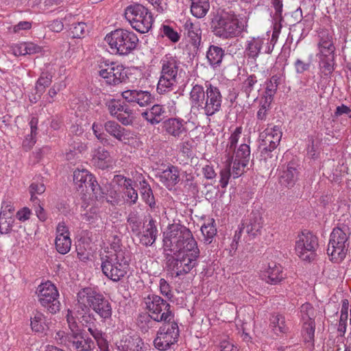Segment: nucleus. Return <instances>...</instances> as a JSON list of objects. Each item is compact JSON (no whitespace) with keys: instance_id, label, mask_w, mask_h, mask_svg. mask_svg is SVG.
I'll return each mask as SVG.
<instances>
[{"instance_id":"nucleus-1","label":"nucleus","mask_w":351,"mask_h":351,"mask_svg":"<svg viewBox=\"0 0 351 351\" xmlns=\"http://www.w3.org/2000/svg\"><path fill=\"white\" fill-rule=\"evenodd\" d=\"M210 28L216 36L227 39L238 36L243 31V25L234 11L228 8L213 13Z\"/></svg>"},{"instance_id":"nucleus-2","label":"nucleus","mask_w":351,"mask_h":351,"mask_svg":"<svg viewBox=\"0 0 351 351\" xmlns=\"http://www.w3.org/2000/svg\"><path fill=\"white\" fill-rule=\"evenodd\" d=\"M163 245L165 250L174 253L199 250L191 231L180 223L168 226L163 239Z\"/></svg>"},{"instance_id":"nucleus-3","label":"nucleus","mask_w":351,"mask_h":351,"mask_svg":"<svg viewBox=\"0 0 351 351\" xmlns=\"http://www.w3.org/2000/svg\"><path fill=\"white\" fill-rule=\"evenodd\" d=\"M77 298L80 309L93 310L102 322L110 319L112 313L111 304L101 293L86 287L77 293Z\"/></svg>"},{"instance_id":"nucleus-4","label":"nucleus","mask_w":351,"mask_h":351,"mask_svg":"<svg viewBox=\"0 0 351 351\" xmlns=\"http://www.w3.org/2000/svg\"><path fill=\"white\" fill-rule=\"evenodd\" d=\"M162 69L160 77L157 85V91L164 94L173 90V87L178 84L181 77L182 69L180 68V62L176 57L167 55L161 60Z\"/></svg>"},{"instance_id":"nucleus-5","label":"nucleus","mask_w":351,"mask_h":351,"mask_svg":"<svg viewBox=\"0 0 351 351\" xmlns=\"http://www.w3.org/2000/svg\"><path fill=\"white\" fill-rule=\"evenodd\" d=\"M105 40L116 53L125 56L134 51L138 43L137 36L133 32L123 29H117L106 35Z\"/></svg>"},{"instance_id":"nucleus-6","label":"nucleus","mask_w":351,"mask_h":351,"mask_svg":"<svg viewBox=\"0 0 351 351\" xmlns=\"http://www.w3.org/2000/svg\"><path fill=\"white\" fill-rule=\"evenodd\" d=\"M199 253V250L174 253V256L167 258V269L176 276L186 275L197 265Z\"/></svg>"},{"instance_id":"nucleus-7","label":"nucleus","mask_w":351,"mask_h":351,"mask_svg":"<svg viewBox=\"0 0 351 351\" xmlns=\"http://www.w3.org/2000/svg\"><path fill=\"white\" fill-rule=\"evenodd\" d=\"M125 17L132 28L140 33H147L152 28L154 21L152 13L141 4L128 5L125 10Z\"/></svg>"},{"instance_id":"nucleus-8","label":"nucleus","mask_w":351,"mask_h":351,"mask_svg":"<svg viewBox=\"0 0 351 351\" xmlns=\"http://www.w3.org/2000/svg\"><path fill=\"white\" fill-rule=\"evenodd\" d=\"M348 231V228L337 227L330 234L327 254L334 263H340L346 258L349 247Z\"/></svg>"},{"instance_id":"nucleus-9","label":"nucleus","mask_w":351,"mask_h":351,"mask_svg":"<svg viewBox=\"0 0 351 351\" xmlns=\"http://www.w3.org/2000/svg\"><path fill=\"white\" fill-rule=\"evenodd\" d=\"M145 300L146 308L149 312L147 319H152L157 322H171L174 319L171 305L160 296L149 295Z\"/></svg>"},{"instance_id":"nucleus-10","label":"nucleus","mask_w":351,"mask_h":351,"mask_svg":"<svg viewBox=\"0 0 351 351\" xmlns=\"http://www.w3.org/2000/svg\"><path fill=\"white\" fill-rule=\"evenodd\" d=\"M104 256L101 257V270L103 274L113 282H119L128 273L129 267L128 256Z\"/></svg>"},{"instance_id":"nucleus-11","label":"nucleus","mask_w":351,"mask_h":351,"mask_svg":"<svg viewBox=\"0 0 351 351\" xmlns=\"http://www.w3.org/2000/svg\"><path fill=\"white\" fill-rule=\"evenodd\" d=\"M318 245L317 237L312 232L304 230L298 235L295 251L302 260L311 262L315 259Z\"/></svg>"},{"instance_id":"nucleus-12","label":"nucleus","mask_w":351,"mask_h":351,"mask_svg":"<svg viewBox=\"0 0 351 351\" xmlns=\"http://www.w3.org/2000/svg\"><path fill=\"white\" fill-rule=\"evenodd\" d=\"M179 337V328L178 323L171 320V322H165L157 332V336L154 341L156 348L165 351L175 344Z\"/></svg>"},{"instance_id":"nucleus-13","label":"nucleus","mask_w":351,"mask_h":351,"mask_svg":"<svg viewBox=\"0 0 351 351\" xmlns=\"http://www.w3.org/2000/svg\"><path fill=\"white\" fill-rule=\"evenodd\" d=\"M36 293L40 304L47 308L49 313L54 314L60 311V303L58 298L59 293L52 283L47 282L40 285Z\"/></svg>"},{"instance_id":"nucleus-14","label":"nucleus","mask_w":351,"mask_h":351,"mask_svg":"<svg viewBox=\"0 0 351 351\" xmlns=\"http://www.w3.org/2000/svg\"><path fill=\"white\" fill-rule=\"evenodd\" d=\"M98 72L99 75L105 80L106 83L112 86L125 82L128 79L123 66L113 62L101 63Z\"/></svg>"},{"instance_id":"nucleus-15","label":"nucleus","mask_w":351,"mask_h":351,"mask_svg":"<svg viewBox=\"0 0 351 351\" xmlns=\"http://www.w3.org/2000/svg\"><path fill=\"white\" fill-rule=\"evenodd\" d=\"M206 97L202 107V115L211 117L221 109L222 95L219 89L211 84H206Z\"/></svg>"},{"instance_id":"nucleus-16","label":"nucleus","mask_w":351,"mask_h":351,"mask_svg":"<svg viewBox=\"0 0 351 351\" xmlns=\"http://www.w3.org/2000/svg\"><path fill=\"white\" fill-rule=\"evenodd\" d=\"M68 346L76 351H92L95 348V343L90 338H86L81 332L75 330L71 328V333L66 336Z\"/></svg>"},{"instance_id":"nucleus-17","label":"nucleus","mask_w":351,"mask_h":351,"mask_svg":"<svg viewBox=\"0 0 351 351\" xmlns=\"http://www.w3.org/2000/svg\"><path fill=\"white\" fill-rule=\"evenodd\" d=\"M105 130L119 141L129 145L134 139V133L123 127L114 121H108L104 123Z\"/></svg>"},{"instance_id":"nucleus-18","label":"nucleus","mask_w":351,"mask_h":351,"mask_svg":"<svg viewBox=\"0 0 351 351\" xmlns=\"http://www.w3.org/2000/svg\"><path fill=\"white\" fill-rule=\"evenodd\" d=\"M274 47L270 46L268 39L253 37L247 40L245 51L249 58L256 60L262 51L265 53H271Z\"/></svg>"},{"instance_id":"nucleus-19","label":"nucleus","mask_w":351,"mask_h":351,"mask_svg":"<svg viewBox=\"0 0 351 351\" xmlns=\"http://www.w3.org/2000/svg\"><path fill=\"white\" fill-rule=\"evenodd\" d=\"M206 97V90L202 86L195 84L193 86L190 94L191 113L195 117L202 115V107Z\"/></svg>"},{"instance_id":"nucleus-20","label":"nucleus","mask_w":351,"mask_h":351,"mask_svg":"<svg viewBox=\"0 0 351 351\" xmlns=\"http://www.w3.org/2000/svg\"><path fill=\"white\" fill-rule=\"evenodd\" d=\"M121 95L126 101L138 104L141 107L147 106L154 100L149 92L141 90H127Z\"/></svg>"},{"instance_id":"nucleus-21","label":"nucleus","mask_w":351,"mask_h":351,"mask_svg":"<svg viewBox=\"0 0 351 351\" xmlns=\"http://www.w3.org/2000/svg\"><path fill=\"white\" fill-rule=\"evenodd\" d=\"M156 223V221L151 218L145 226V230L143 232H137L136 236L143 245L151 246L155 243L158 232Z\"/></svg>"},{"instance_id":"nucleus-22","label":"nucleus","mask_w":351,"mask_h":351,"mask_svg":"<svg viewBox=\"0 0 351 351\" xmlns=\"http://www.w3.org/2000/svg\"><path fill=\"white\" fill-rule=\"evenodd\" d=\"M183 123L182 119L170 118L163 122V128L168 134L175 138H182L186 136L187 132Z\"/></svg>"},{"instance_id":"nucleus-23","label":"nucleus","mask_w":351,"mask_h":351,"mask_svg":"<svg viewBox=\"0 0 351 351\" xmlns=\"http://www.w3.org/2000/svg\"><path fill=\"white\" fill-rule=\"evenodd\" d=\"M77 315L80 316L79 319L82 325L87 328L93 337H98L101 330L97 328V319L93 313H90V310L86 311L81 309L77 311Z\"/></svg>"},{"instance_id":"nucleus-24","label":"nucleus","mask_w":351,"mask_h":351,"mask_svg":"<svg viewBox=\"0 0 351 351\" xmlns=\"http://www.w3.org/2000/svg\"><path fill=\"white\" fill-rule=\"evenodd\" d=\"M143 346L142 339L137 335L125 336L117 344L120 351H142Z\"/></svg>"},{"instance_id":"nucleus-25","label":"nucleus","mask_w":351,"mask_h":351,"mask_svg":"<svg viewBox=\"0 0 351 351\" xmlns=\"http://www.w3.org/2000/svg\"><path fill=\"white\" fill-rule=\"evenodd\" d=\"M243 229L247 234L253 237L260 233L263 228V220L261 214L258 212H252L249 215V219L245 223H243Z\"/></svg>"},{"instance_id":"nucleus-26","label":"nucleus","mask_w":351,"mask_h":351,"mask_svg":"<svg viewBox=\"0 0 351 351\" xmlns=\"http://www.w3.org/2000/svg\"><path fill=\"white\" fill-rule=\"evenodd\" d=\"M264 280L272 285H276L285 279L286 274L284 273L282 267L274 263L269 265V267L263 274Z\"/></svg>"},{"instance_id":"nucleus-27","label":"nucleus","mask_w":351,"mask_h":351,"mask_svg":"<svg viewBox=\"0 0 351 351\" xmlns=\"http://www.w3.org/2000/svg\"><path fill=\"white\" fill-rule=\"evenodd\" d=\"M141 115L152 125H156L165 118L166 110L161 105L155 104L149 110L142 112Z\"/></svg>"},{"instance_id":"nucleus-28","label":"nucleus","mask_w":351,"mask_h":351,"mask_svg":"<svg viewBox=\"0 0 351 351\" xmlns=\"http://www.w3.org/2000/svg\"><path fill=\"white\" fill-rule=\"evenodd\" d=\"M298 176V171L296 165L293 162H290L286 169L282 171L280 178V182L282 184L287 187H291L295 184Z\"/></svg>"},{"instance_id":"nucleus-29","label":"nucleus","mask_w":351,"mask_h":351,"mask_svg":"<svg viewBox=\"0 0 351 351\" xmlns=\"http://www.w3.org/2000/svg\"><path fill=\"white\" fill-rule=\"evenodd\" d=\"M137 186L142 199L150 207V208L154 209L156 206L155 197L152 189L147 181L143 178L142 180L139 181V184Z\"/></svg>"},{"instance_id":"nucleus-30","label":"nucleus","mask_w":351,"mask_h":351,"mask_svg":"<svg viewBox=\"0 0 351 351\" xmlns=\"http://www.w3.org/2000/svg\"><path fill=\"white\" fill-rule=\"evenodd\" d=\"M92 161L97 168L106 169L110 165V153L105 148L99 147L95 149Z\"/></svg>"},{"instance_id":"nucleus-31","label":"nucleus","mask_w":351,"mask_h":351,"mask_svg":"<svg viewBox=\"0 0 351 351\" xmlns=\"http://www.w3.org/2000/svg\"><path fill=\"white\" fill-rule=\"evenodd\" d=\"M184 28L185 34L189 38L192 45L198 49L201 44L202 31L200 28L191 23L189 20L186 21Z\"/></svg>"},{"instance_id":"nucleus-32","label":"nucleus","mask_w":351,"mask_h":351,"mask_svg":"<svg viewBox=\"0 0 351 351\" xmlns=\"http://www.w3.org/2000/svg\"><path fill=\"white\" fill-rule=\"evenodd\" d=\"M224 56V50L216 45H210L206 52L208 62L214 69L220 66Z\"/></svg>"},{"instance_id":"nucleus-33","label":"nucleus","mask_w":351,"mask_h":351,"mask_svg":"<svg viewBox=\"0 0 351 351\" xmlns=\"http://www.w3.org/2000/svg\"><path fill=\"white\" fill-rule=\"evenodd\" d=\"M191 12L195 17L202 19L204 17L210 9L208 0H191Z\"/></svg>"},{"instance_id":"nucleus-34","label":"nucleus","mask_w":351,"mask_h":351,"mask_svg":"<svg viewBox=\"0 0 351 351\" xmlns=\"http://www.w3.org/2000/svg\"><path fill=\"white\" fill-rule=\"evenodd\" d=\"M258 84L257 77L255 75H250L242 83V90L245 93L247 98L256 97V86Z\"/></svg>"},{"instance_id":"nucleus-35","label":"nucleus","mask_w":351,"mask_h":351,"mask_svg":"<svg viewBox=\"0 0 351 351\" xmlns=\"http://www.w3.org/2000/svg\"><path fill=\"white\" fill-rule=\"evenodd\" d=\"M128 251L122 245L121 239L117 235L113 236L110 243V251H108L106 256H119L121 254V256H128Z\"/></svg>"},{"instance_id":"nucleus-36","label":"nucleus","mask_w":351,"mask_h":351,"mask_svg":"<svg viewBox=\"0 0 351 351\" xmlns=\"http://www.w3.org/2000/svg\"><path fill=\"white\" fill-rule=\"evenodd\" d=\"M14 219L12 217L11 213H7L6 210H2L0 213V232L8 234L12 229Z\"/></svg>"},{"instance_id":"nucleus-37","label":"nucleus","mask_w":351,"mask_h":351,"mask_svg":"<svg viewBox=\"0 0 351 351\" xmlns=\"http://www.w3.org/2000/svg\"><path fill=\"white\" fill-rule=\"evenodd\" d=\"M69 234L66 235H57L56 238V250L61 254H66L71 249V240L69 237Z\"/></svg>"},{"instance_id":"nucleus-38","label":"nucleus","mask_w":351,"mask_h":351,"mask_svg":"<svg viewBox=\"0 0 351 351\" xmlns=\"http://www.w3.org/2000/svg\"><path fill=\"white\" fill-rule=\"evenodd\" d=\"M335 56L332 55L325 56L324 58H319V66L321 72L325 76L330 75L334 71Z\"/></svg>"},{"instance_id":"nucleus-39","label":"nucleus","mask_w":351,"mask_h":351,"mask_svg":"<svg viewBox=\"0 0 351 351\" xmlns=\"http://www.w3.org/2000/svg\"><path fill=\"white\" fill-rule=\"evenodd\" d=\"M270 326L274 331L277 334L279 332H286L287 327L286 326L285 318L280 314L272 315L270 318Z\"/></svg>"},{"instance_id":"nucleus-40","label":"nucleus","mask_w":351,"mask_h":351,"mask_svg":"<svg viewBox=\"0 0 351 351\" xmlns=\"http://www.w3.org/2000/svg\"><path fill=\"white\" fill-rule=\"evenodd\" d=\"M180 171L177 167L171 165L166 170L163 171L160 176L161 180L165 179L171 184H176L179 181Z\"/></svg>"},{"instance_id":"nucleus-41","label":"nucleus","mask_w":351,"mask_h":351,"mask_svg":"<svg viewBox=\"0 0 351 351\" xmlns=\"http://www.w3.org/2000/svg\"><path fill=\"white\" fill-rule=\"evenodd\" d=\"M315 327L314 320L304 322L302 328L303 337L306 343H310L311 347L314 346Z\"/></svg>"},{"instance_id":"nucleus-42","label":"nucleus","mask_w":351,"mask_h":351,"mask_svg":"<svg viewBox=\"0 0 351 351\" xmlns=\"http://www.w3.org/2000/svg\"><path fill=\"white\" fill-rule=\"evenodd\" d=\"M215 220L212 219L208 224H204L201 228V232L204 236V242L210 244L217 234V229L214 225Z\"/></svg>"},{"instance_id":"nucleus-43","label":"nucleus","mask_w":351,"mask_h":351,"mask_svg":"<svg viewBox=\"0 0 351 351\" xmlns=\"http://www.w3.org/2000/svg\"><path fill=\"white\" fill-rule=\"evenodd\" d=\"M52 82V75L49 73H42L36 82V93L41 95L45 90V88L49 86Z\"/></svg>"},{"instance_id":"nucleus-44","label":"nucleus","mask_w":351,"mask_h":351,"mask_svg":"<svg viewBox=\"0 0 351 351\" xmlns=\"http://www.w3.org/2000/svg\"><path fill=\"white\" fill-rule=\"evenodd\" d=\"M46 326L45 317L44 315L36 311L33 317L31 318V327L32 330L36 332H43Z\"/></svg>"},{"instance_id":"nucleus-45","label":"nucleus","mask_w":351,"mask_h":351,"mask_svg":"<svg viewBox=\"0 0 351 351\" xmlns=\"http://www.w3.org/2000/svg\"><path fill=\"white\" fill-rule=\"evenodd\" d=\"M234 158V155L228 154V158L226 160V167L220 171V184L222 188L226 187L228 184V180L230 177V166Z\"/></svg>"},{"instance_id":"nucleus-46","label":"nucleus","mask_w":351,"mask_h":351,"mask_svg":"<svg viewBox=\"0 0 351 351\" xmlns=\"http://www.w3.org/2000/svg\"><path fill=\"white\" fill-rule=\"evenodd\" d=\"M250 148L245 143L241 144L237 152H235V159L243 161V167H245L250 160Z\"/></svg>"},{"instance_id":"nucleus-47","label":"nucleus","mask_w":351,"mask_h":351,"mask_svg":"<svg viewBox=\"0 0 351 351\" xmlns=\"http://www.w3.org/2000/svg\"><path fill=\"white\" fill-rule=\"evenodd\" d=\"M127 184L123 187V193L127 197V201H129L130 205L136 204L138 199V195L137 190L133 186V180H128Z\"/></svg>"},{"instance_id":"nucleus-48","label":"nucleus","mask_w":351,"mask_h":351,"mask_svg":"<svg viewBox=\"0 0 351 351\" xmlns=\"http://www.w3.org/2000/svg\"><path fill=\"white\" fill-rule=\"evenodd\" d=\"M301 316L303 322L314 320L315 309L309 303L303 304L300 307Z\"/></svg>"},{"instance_id":"nucleus-49","label":"nucleus","mask_w":351,"mask_h":351,"mask_svg":"<svg viewBox=\"0 0 351 351\" xmlns=\"http://www.w3.org/2000/svg\"><path fill=\"white\" fill-rule=\"evenodd\" d=\"M278 77L273 76L269 82L267 83L265 88L266 101L269 100V103L272 101L273 97L276 92L278 87Z\"/></svg>"},{"instance_id":"nucleus-50","label":"nucleus","mask_w":351,"mask_h":351,"mask_svg":"<svg viewBox=\"0 0 351 351\" xmlns=\"http://www.w3.org/2000/svg\"><path fill=\"white\" fill-rule=\"evenodd\" d=\"M88 171L86 170H75L73 172V182L78 189L83 187V183L86 182Z\"/></svg>"},{"instance_id":"nucleus-51","label":"nucleus","mask_w":351,"mask_h":351,"mask_svg":"<svg viewBox=\"0 0 351 351\" xmlns=\"http://www.w3.org/2000/svg\"><path fill=\"white\" fill-rule=\"evenodd\" d=\"M86 25L85 23H74L71 24L70 30L73 38H80L85 33Z\"/></svg>"},{"instance_id":"nucleus-52","label":"nucleus","mask_w":351,"mask_h":351,"mask_svg":"<svg viewBox=\"0 0 351 351\" xmlns=\"http://www.w3.org/2000/svg\"><path fill=\"white\" fill-rule=\"evenodd\" d=\"M45 191V186L43 183L40 182H32L29 186V193H31V199L34 202L37 199L35 196L36 194L40 195Z\"/></svg>"},{"instance_id":"nucleus-53","label":"nucleus","mask_w":351,"mask_h":351,"mask_svg":"<svg viewBox=\"0 0 351 351\" xmlns=\"http://www.w3.org/2000/svg\"><path fill=\"white\" fill-rule=\"evenodd\" d=\"M274 132H276L275 141H273L270 137H265V138L263 140V142L265 143V144H268L270 147L269 149L273 150H274L278 145L282 136V132L279 131V128L277 126H274Z\"/></svg>"},{"instance_id":"nucleus-54","label":"nucleus","mask_w":351,"mask_h":351,"mask_svg":"<svg viewBox=\"0 0 351 351\" xmlns=\"http://www.w3.org/2000/svg\"><path fill=\"white\" fill-rule=\"evenodd\" d=\"M127 221L131 227L132 232L136 234L139 232L141 224L137 213L134 212L130 213L128 217Z\"/></svg>"},{"instance_id":"nucleus-55","label":"nucleus","mask_w":351,"mask_h":351,"mask_svg":"<svg viewBox=\"0 0 351 351\" xmlns=\"http://www.w3.org/2000/svg\"><path fill=\"white\" fill-rule=\"evenodd\" d=\"M241 127H237L230 136L229 143L227 145V147L229 149L230 152H235V148L238 143L240 134H241Z\"/></svg>"},{"instance_id":"nucleus-56","label":"nucleus","mask_w":351,"mask_h":351,"mask_svg":"<svg viewBox=\"0 0 351 351\" xmlns=\"http://www.w3.org/2000/svg\"><path fill=\"white\" fill-rule=\"evenodd\" d=\"M232 163V173L234 178H239L240 176H241L243 173L244 168L243 167V161L241 160H237L235 158L233 160Z\"/></svg>"},{"instance_id":"nucleus-57","label":"nucleus","mask_w":351,"mask_h":351,"mask_svg":"<svg viewBox=\"0 0 351 351\" xmlns=\"http://www.w3.org/2000/svg\"><path fill=\"white\" fill-rule=\"evenodd\" d=\"M163 33L173 43L178 42L180 39L178 34L168 25L163 26Z\"/></svg>"},{"instance_id":"nucleus-58","label":"nucleus","mask_w":351,"mask_h":351,"mask_svg":"<svg viewBox=\"0 0 351 351\" xmlns=\"http://www.w3.org/2000/svg\"><path fill=\"white\" fill-rule=\"evenodd\" d=\"M310 62H304L300 59H297L294 63L295 71L297 73H303L310 68Z\"/></svg>"},{"instance_id":"nucleus-59","label":"nucleus","mask_w":351,"mask_h":351,"mask_svg":"<svg viewBox=\"0 0 351 351\" xmlns=\"http://www.w3.org/2000/svg\"><path fill=\"white\" fill-rule=\"evenodd\" d=\"M318 47L329 49L330 50V51H332V50H335V47L328 36H327L326 38L322 37L320 38L319 42L318 43Z\"/></svg>"},{"instance_id":"nucleus-60","label":"nucleus","mask_w":351,"mask_h":351,"mask_svg":"<svg viewBox=\"0 0 351 351\" xmlns=\"http://www.w3.org/2000/svg\"><path fill=\"white\" fill-rule=\"evenodd\" d=\"M89 189L93 193L97 199L104 197V193L102 191L101 187L95 180L93 182V184L90 185Z\"/></svg>"},{"instance_id":"nucleus-61","label":"nucleus","mask_w":351,"mask_h":351,"mask_svg":"<svg viewBox=\"0 0 351 351\" xmlns=\"http://www.w3.org/2000/svg\"><path fill=\"white\" fill-rule=\"evenodd\" d=\"M158 12H162L167 8L166 0H147Z\"/></svg>"},{"instance_id":"nucleus-62","label":"nucleus","mask_w":351,"mask_h":351,"mask_svg":"<svg viewBox=\"0 0 351 351\" xmlns=\"http://www.w3.org/2000/svg\"><path fill=\"white\" fill-rule=\"evenodd\" d=\"M101 351H110L107 341L102 337L101 331L99 332L98 337H94Z\"/></svg>"},{"instance_id":"nucleus-63","label":"nucleus","mask_w":351,"mask_h":351,"mask_svg":"<svg viewBox=\"0 0 351 351\" xmlns=\"http://www.w3.org/2000/svg\"><path fill=\"white\" fill-rule=\"evenodd\" d=\"M116 117L124 125H130L133 122V117L130 114L119 112V114L116 115Z\"/></svg>"},{"instance_id":"nucleus-64","label":"nucleus","mask_w":351,"mask_h":351,"mask_svg":"<svg viewBox=\"0 0 351 351\" xmlns=\"http://www.w3.org/2000/svg\"><path fill=\"white\" fill-rule=\"evenodd\" d=\"M31 210L28 208L25 207L16 213V217L19 220L24 221L29 218Z\"/></svg>"}]
</instances>
